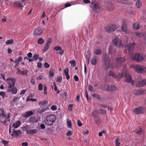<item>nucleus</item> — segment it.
<instances>
[{"label":"nucleus","instance_id":"obj_1","mask_svg":"<svg viewBox=\"0 0 146 146\" xmlns=\"http://www.w3.org/2000/svg\"><path fill=\"white\" fill-rule=\"evenodd\" d=\"M15 79L13 78H8L6 79V82L8 85L6 91L11 92L13 94H16L17 92V89L15 87Z\"/></svg>","mask_w":146,"mask_h":146},{"label":"nucleus","instance_id":"obj_2","mask_svg":"<svg viewBox=\"0 0 146 146\" xmlns=\"http://www.w3.org/2000/svg\"><path fill=\"white\" fill-rule=\"evenodd\" d=\"M102 60L104 66L106 70H107L109 68H113V66L111 63V59L106 53L103 54Z\"/></svg>","mask_w":146,"mask_h":146},{"label":"nucleus","instance_id":"obj_3","mask_svg":"<svg viewBox=\"0 0 146 146\" xmlns=\"http://www.w3.org/2000/svg\"><path fill=\"white\" fill-rule=\"evenodd\" d=\"M56 119V116L54 115H48L44 120V123L48 126H51Z\"/></svg>","mask_w":146,"mask_h":146},{"label":"nucleus","instance_id":"obj_4","mask_svg":"<svg viewBox=\"0 0 146 146\" xmlns=\"http://www.w3.org/2000/svg\"><path fill=\"white\" fill-rule=\"evenodd\" d=\"M144 56L142 54L139 53L134 54L132 57V60H135L137 62H139L144 60Z\"/></svg>","mask_w":146,"mask_h":146},{"label":"nucleus","instance_id":"obj_5","mask_svg":"<svg viewBox=\"0 0 146 146\" xmlns=\"http://www.w3.org/2000/svg\"><path fill=\"white\" fill-rule=\"evenodd\" d=\"M145 108L143 106H140L134 109L133 111L135 114L138 115L142 114L145 111Z\"/></svg>","mask_w":146,"mask_h":146},{"label":"nucleus","instance_id":"obj_6","mask_svg":"<svg viewBox=\"0 0 146 146\" xmlns=\"http://www.w3.org/2000/svg\"><path fill=\"white\" fill-rule=\"evenodd\" d=\"M108 75L116 79H119L123 76V73H119L118 74H115L111 71H109Z\"/></svg>","mask_w":146,"mask_h":146},{"label":"nucleus","instance_id":"obj_7","mask_svg":"<svg viewBox=\"0 0 146 146\" xmlns=\"http://www.w3.org/2000/svg\"><path fill=\"white\" fill-rule=\"evenodd\" d=\"M135 44V42L129 43L125 45L124 46V47L126 50H128L129 53H130L134 50V47Z\"/></svg>","mask_w":146,"mask_h":146},{"label":"nucleus","instance_id":"obj_8","mask_svg":"<svg viewBox=\"0 0 146 146\" xmlns=\"http://www.w3.org/2000/svg\"><path fill=\"white\" fill-rule=\"evenodd\" d=\"M91 4L93 5V9L95 11L98 13L100 12L101 9V7L98 3L94 1H92Z\"/></svg>","mask_w":146,"mask_h":146},{"label":"nucleus","instance_id":"obj_9","mask_svg":"<svg viewBox=\"0 0 146 146\" xmlns=\"http://www.w3.org/2000/svg\"><path fill=\"white\" fill-rule=\"evenodd\" d=\"M112 42L115 44V46L119 48L123 47V45L121 43V41L119 38H115L112 40Z\"/></svg>","mask_w":146,"mask_h":146},{"label":"nucleus","instance_id":"obj_10","mask_svg":"<svg viewBox=\"0 0 146 146\" xmlns=\"http://www.w3.org/2000/svg\"><path fill=\"white\" fill-rule=\"evenodd\" d=\"M24 128L25 129L26 132V134L27 135H33L35 134L38 131L36 129H28L27 126H24Z\"/></svg>","mask_w":146,"mask_h":146},{"label":"nucleus","instance_id":"obj_11","mask_svg":"<svg viewBox=\"0 0 146 146\" xmlns=\"http://www.w3.org/2000/svg\"><path fill=\"white\" fill-rule=\"evenodd\" d=\"M44 29L43 28L38 27L35 29L33 32V35L34 36H38L41 35Z\"/></svg>","mask_w":146,"mask_h":146},{"label":"nucleus","instance_id":"obj_12","mask_svg":"<svg viewBox=\"0 0 146 146\" xmlns=\"http://www.w3.org/2000/svg\"><path fill=\"white\" fill-rule=\"evenodd\" d=\"M52 42V40L50 38H48L46 42L45 45H44L43 49L42 50V51L44 52H46L49 48L50 45Z\"/></svg>","mask_w":146,"mask_h":146},{"label":"nucleus","instance_id":"obj_13","mask_svg":"<svg viewBox=\"0 0 146 146\" xmlns=\"http://www.w3.org/2000/svg\"><path fill=\"white\" fill-rule=\"evenodd\" d=\"M116 89L117 87L114 85H108L107 88L105 89L102 87V90L103 91L106 90L107 91H112L116 90Z\"/></svg>","mask_w":146,"mask_h":146},{"label":"nucleus","instance_id":"obj_14","mask_svg":"<svg viewBox=\"0 0 146 146\" xmlns=\"http://www.w3.org/2000/svg\"><path fill=\"white\" fill-rule=\"evenodd\" d=\"M2 117V118H0V122L2 123H3L5 125L7 122L6 115L5 113L4 112V110L2 111V113L0 115Z\"/></svg>","mask_w":146,"mask_h":146},{"label":"nucleus","instance_id":"obj_15","mask_svg":"<svg viewBox=\"0 0 146 146\" xmlns=\"http://www.w3.org/2000/svg\"><path fill=\"white\" fill-rule=\"evenodd\" d=\"M135 68L136 71L138 73H141L144 72L145 68L143 66H141L139 65H135Z\"/></svg>","mask_w":146,"mask_h":146},{"label":"nucleus","instance_id":"obj_16","mask_svg":"<svg viewBox=\"0 0 146 146\" xmlns=\"http://www.w3.org/2000/svg\"><path fill=\"white\" fill-rule=\"evenodd\" d=\"M125 61V59L122 57H120L116 59V64L118 66H120L121 64Z\"/></svg>","mask_w":146,"mask_h":146},{"label":"nucleus","instance_id":"obj_17","mask_svg":"<svg viewBox=\"0 0 146 146\" xmlns=\"http://www.w3.org/2000/svg\"><path fill=\"white\" fill-rule=\"evenodd\" d=\"M54 50L55 51L59 50L58 54L60 55H62L64 52V50L62 49V48L59 46H56L54 47L53 48Z\"/></svg>","mask_w":146,"mask_h":146},{"label":"nucleus","instance_id":"obj_18","mask_svg":"<svg viewBox=\"0 0 146 146\" xmlns=\"http://www.w3.org/2000/svg\"><path fill=\"white\" fill-rule=\"evenodd\" d=\"M33 114V112L32 111H30L26 112L24 114L22 115V117L25 118H27Z\"/></svg>","mask_w":146,"mask_h":146},{"label":"nucleus","instance_id":"obj_19","mask_svg":"<svg viewBox=\"0 0 146 146\" xmlns=\"http://www.w3.org/2000/svg\"><path fill=\"white\" fill-rule=\"evenodd\" d=\"M115 29V25H112L110 26L109 28H107L106 29L107 33H110L111 32H113Z\"/></svg>","mask_w":146,"mask_h":146},{"label":"nucleus","instance_id":"obj_20","mask_svg":"<svg viewBox=\"0 0 146 146\" xmlns=\"http://www.w3.org/2000/svg\"><path fill=\"white\" fill-rule=\"evenodd\" d=\"M122 31L126 34L129 33L128 31L127 28V25L125 22H123L122 26Z\"/></svg>","mask_w":146,"mask_h":146},{"label":"nucleus","instance_id":"obj_21","mask_svg":"<svg viewBox=\"0 0 146 146\" xmlns=\"http://www.w3.org/2000/svg\"><path fill=\"white\" fill-rule=\"evenodd\" d=\"M13 132L11 134H10L12 137H13L14 135H15L16 137L20 135H21L22 133V131L20 130H15L13 129Z\"/></svg>","mask_w":146,"mask_h":146},{"label":"nucleus","instance_id":"obj_22","mask_svg":"<svg viewBox=\"0 0 146 146\" xmlns=\"http://www.w3.org/2000/svg\"><path fill=\"white\" fill-rule=\"evenodd\" d=\"M64 72L65 75L66 77V79L67 80H68L70 78V76L69 74V69L68 68L64 70Z\"/></svg>","mask_w":146,"mask_h":146},{"label":"nucleus","instance_id":"obj_23","mask_svg":"<svg viewBox=\"0 0 146 146\" xmlns=\"http://www.w3.org/2000/svg\"><path fill=\"white\" fill-rule=\"evenodd\" d=\"M30 123H35L37 122L38 120L37 119L34 117H31L29 118Z\"/></svg>","mask_w":146,"mask_h":146},{"label":"nucleus","instance_id":"obj_24","mask_svg":"<svg viewBox=\"0 0 146 146\" xmlns=\"http://www.w3.org/2000/svg\"><path fill=\"white\" fill-rule=\"evenodd\" d=\"M21 125V123L19 121H16L15 123H14L12 126L14 127V129H16L19 127Z\"/></svg>","mask_w":146,"mask_h":146},{"label":"nucleus","instance_id":"obj_25","mask_svg":"<svg viewBox=\"0 0 146 146\" xmlns=\"http://www.w3.org/2000/svg\"><path fill=\"white\" fill-rule=\"evenodd\" d=\"M132 81V79L131 76L129 75L128 76H126V78L125 79V81L128 83H130Z\"/></svg>","mask_w":146,"mask_h":146},{"label":"nucleus","instance_id":"obj_26","mask_svg":"<svg viewBox=\"0 0 146 146\" xmlns=\"http://www.w3.org/2000/svg\"><path fill=\"white\" fill-rule=\"evenodd\" d=\"M15 4L16 6L19 8H20L21 9H22L24 7V6L23 5V4L21 2H20L18 1L15 2Z\"/></svg>","mask_w":146,"mask_h":146},{"label":"nucleus","instance_id":"obj_27","mask_svg":"<svg viewBox=\"0 0 146 146\" xmlns=\"http://www.w3.org/2000/svg\"><path fill=\"white\" fill-rule=\"evenodd\" d=\"M104 3L106 5L107 7H112L113 5L112 2L108 1H104Z\"/></svg>","mask_w":146,"mask_h":146},{"label":"nucleus","instance_id":"obj_28","mask_svg":"<svg viewBox=\"0 0 146 146\" xmlns=\"http://www.w3.org/2000/svg\"><path fill=\"white\" fill-rule=\"evenodd\" d=\"M145 90L141 88L137 90L136 91V94L137 95H141L144 93Z\"/></svg>","mask_w":146,"mask_h":146},{"label":"nucleus","instance_id":"obj_29","mask_svg":"<svg viewBox=\"0 0 146 146\" xmlns=\"http://www.w3.org/2000/svg\"><path fill=\"white\" fill-rule=\"evenodd\" d=\"M133 28L135 30H137L140 27L138 22H136L133 24Z\"/></svg>","mask_w":146,"mask_h":146},{"label":"nucleus","instance_id":"obj_30","mask_svg":"<svg viewBox=\"0 0 146 146\" xmlns=\"http://www.w3.org/2000/svg\"><path fill=\"white\" fill-rule=\"evenodd\" d=\"M97 63V60L96 57H93L91 59V64L93 65H95Z\"/></svg>","mask_w":146,"mask_h":146},{"label":"nucleus","instance_id":"obj_31","mask_svg":"<svg viewBox=\"0 0 146 146\" xmlns=\"http://www.w3.org/2000/svg\"><path fill=\"white\" fill-rule=\"evenodd\" d=\"M102 52V51L101 49H97L94 51V54L97 55H100L101 53Z\"/></svg>","mask_w":146,"mask_h":146},{"label":"nucleus","instance_id":"obj_32","mask_svg":"<svg viewBox=\"0 0 146 146\" xmlns=\"http://www.w3.org/2000/svg\"><path fill=\"white\" fill-rule=\"evenodd\" d=\"M48 104L47 101H43L40 102L39 104L40 106H44Z\"/></svg>","mask_w":146,"mask_h":146},{"label":"nucleus","instance_id":"obj_33","mask_svg":"<svg viewBox=\"0 0 146 146\" xmlns=\"http://www.w3.org/2000/svg\"><path fill=\"white\" fill-rule=\"evenodd\" d=\"M44 42V40L42 38H39L37 40V43L39 44H43Z\"/></svg>","mask_w":146,"mask_h":146},{"label":"nucleus","instance_id":"obj_34","mask_svg":"<svg viewBox=\"0 0 146 146\" xmlns=\"http://www.w3.org/2000/svg\"><path fill=\"white\" fill-rule=\"evenodd\" d=\"M92 96L95 98L96 99H98L100 100L103 101V100H102V99L100 98V96L99 95L96 94H92Z\"/></svg>","mask_w":146,"mask_h":146},{"label":"nucleus","instance_id":"obj_35","mask_svg":"<svg viewBox=\"0 0 146 146\" xmlns=\"http://www.w3.org/2000/svg\"><path fill=\"white\" fill-rule=\"evenodd\" d=\"M117 1L121 4H127L128 2L126 0H117Z\"/></svg>","mask_w":146,"mask_h":146},{"label":"nucleus","instance_id":"obj_36","mask_svg":"<svg viewBox=\"0 0 146 146\" xmlns=\"http://www.w3.org/2000/svg\"><path fill=\"white\" fill-rule=\"evenodd\" d=\"M115 146H120L121 144L119 141V138H118L115 140Z\"/></svg>","mask_w":146,"mask_h":146},{"label":"nucleus","instance_id":"obj_37","mask_svg":"<svg viewBox=\"0 0 146 146\" xmlns=\"http://www.w3.org/2000/svg\"><path fill=\"white\" fill-rule=\"evenodd\" d=\"M135 5L138 8H140L141 6V1L138 0L137 1Z\"/></svg>","mask_w":146,"mask_h":146},{"label":"nucleus","instance_id":"obj_38","mask_svg":"<svg viewBox=\"0 0 146 146\" xmlns=\"http://www.w3.org/2000/svg\"><path fill=\"white\" fill-rule=\"evenodd\" d=\"M69 63L71 64V66L72 67H74L76 64V61L74 60L70 61Z\"/></svg>","mask_w":146,"mask_h":146},{"label":"nucleus","instance_id":"obj_39","mask_svg":"<svg viewBox=\"0 0 146 146\" xmlns=\"http://www.w3.org/2000/svg\"><path fill=\"white\" fill-rule=\"evenodd\" d=\"M62 78L61 76H58L57 77L56 82H57L60 83L62 80Z\"/></svg>","mask_w":146,"mask_h":146},{"label":"nucleus","instance_id":"obj_40","mask_svg":"<svg viewBox=\"0 0 146 146\" xmlns=\"http://www.w3.org/2000/svg\"><path fill=\"white\" fill-rule=\"evenodd\" d=\"M13 40L12 39L8 40L6 42V44H11L13 43Z\"/></svg>","mask_w":146,"mask_h":146},{"label":"nucleus","instance_id":"obj_41","mask_svg":"<svg viewBox=\"0 0 146 146\" xmlns=\"http://www.w3.org/2000/svg\"><path fill=\"white\" fill-rule=\"evenodd\" d=\"M136 85L137 87H140L142 86H143V84L141 81H139L137 82Z\"/></svg>","mask_w":146,"mask_h":146},{"label":"nucleus","instance_id":"obj_42","mask_svg":"<svg viewBox=\"0 0 146 146\" xmlns=\"http://www.w3.org/2000/svg\"><path fill=\"white\" fill-rule=\"evenodd\" d=\"M67 126L69 128H71L72 125L71 121L70 120L67 121Z\"/></svg>","mask_w":146,"mask_h":146},{"label":"nucleus","instance_id":"obj_43","mask_svg":"<svg viewBox=\"0 0 146 146\" xmlns=\"http://www.w3.org/2000/svg\"><path fill=\"white\" fill-rule=\"evenodd\" d=\"M38 57L39 55L38 54H35L33 55V59L34 61H36L38 59Z\"/></svg>","mask_w":146,"mask_h":146},{"label":"nucleus","instance_id":"obj_44","mask_svg":"<svg viewBox=\"0 0 146 146\" xmlns=\"http://www.w3.org/2000/svg\"><path fill=\"white\" fill-rule=\"evenodd\" d=\"M22 58L20 56L18 57V59H16L14 61V62H17L18 63H19V62H21L22 60Z\"/></svg>","mask_w":146,"mask_h":146},{"label":"nucleus","instance_id":"obj_45","mask_svg":"<svg viewBox=\"0 0 146 146\" xmlns=\"http://www.w3.org/2000/svg\"><path fill=\"white\" fill-rule=\"evenodd\" d=\"M5 95L6 93L5 92L2 91L0 92V96H1L2 97L3 99H4L5 98Z\"/></svg>","mask_w":146,"mask_h":146},{"label":"nucleus","instance_id":"obj_46","mask_svg":"<svg viewBox=\"0 0 146 146\" xmlns=\"http://www.w3.org/2000/svg\"><path fill=\"white\" fill-rule=\"evenodd\" d=\"M43 85L41 83H39L38 84V90L39 91H41L43 89Z\"/></svg>","mask_w":146,"mask_h":146},{"label":"nucleus","instance_id":"obj_47","mask_svg":"<svg viewBox=\"0 0 146 146\" xmlns=\"http://www.w3.org/2000/svg\"><path fill=\"white\" fill-rule=\"evenodd\" d=\"M54 74V72L52 71H51L50 70L49 72V75L50 76V78H51L53 76Z\"/></svg>","mask_w":146,"mask_h":146},{"label":"nucleus","instance_id":"obj_48","mask_svg":"<svg viewBox=\"0 0 146 146\" xmlns=\"http://www.w3.org/2000/svg\"><path fill=\"white\" fill-rule=\"evenodd\" d=\"M28 73V70H25L23 71H22L21 72V74L23 75H27Z\"/></svg>","mask_w":146,"mask_h":146},{"label":"nucleus","instance_id":"obj_49","mask_svg":"<svg viewBox=\"0 0 146 146\" xmlns=\"http://www.w3.org/2000/svg\"><path fill=\"white\" fill-rule=\"evenodd\" d=\"M113 47L111 46H110L108 48V53L109 54H111L112 52Z\"/></svg>","mask_w":146,"mask_h":146},{"label":"nucleus","instance_id":"obj_50","mask_svg":"<svg viewBox=\"0 0 146 146\" xmlns=\"http://www.w3.org/2000/svg\"><path fill=\"white\" fill-rule=\"evenodd\" d=\"M2 142L3 144L5 146H6L8 145V141H6L5 140L3 139L2 141Z\"/></svg>","mask_w":146,"mask_h":146},{"label":"nucleus","instance_id":"obj_51","mask_svg":"<svg viewBox=\"0 0 146 146\" xmlns=\"http://www.w3.org/2000/svg\"><path fill=\"white\" fill-rule=\"evenodd\" d=\"M20 98V97H17L14 98L13 100L12 101V102H17L19 99Z\"/></svg>","mask_w":146,"mask_h":146},{"label":"nucleus","instance_id":"obj_52","mask_svg":"<svg viewBox=\"0 0 146 146\" xmlns=\"http://www.w3.org/2000/svg\"><path fill=\"white\" fill-rule=\"evenodd\" d=\"M141 33L138 32H136L134 33L133 35L140 37Z\"/></svg>","mask_w":146,"mask_h":146},{"label":"nucleus","instance_id":"obj_53","mask_svg":"<svg viewBox=\"0 0 146 146\" xmlns=\"http://www.w3.org/2000/svg\"><path fill=\"white\" fill-rule=\"evenodd\" d=\"M73 105L72 104H70L68 105V110L71 111L72 110Z\"/></svg>","mask_w":146,"mask_h":146},{"label":"nucleus","instance_id":"obj_54","mask_svg":"<svg viewBox=\"0 0 146 146\" xmlns=\"http://www.w3.org/2000/svg\"><path fill=\"white\" fill-rule=\"evenodd\" d=\"M93 88L92 85H90L89 86L88 90L90 92H94V91L93 90Z\"/></svg>","mask_w":146,"mask_h":146},{"label":"nucleus","instance_id":"obj_55","mask_svg":"<svg viewBox=\"0 0 146 146\" xmlns=\"http://www.w3.org/2000/svg\"><path fill=\"white\" fill-rule=\"evenodd\" d=\"M50 108L53 111H55L57 109V107L55 105H52L51 107Z\"/></svg>","mask_w":146,"mask_h":146},{"label":"nucleus","instance_id":"obj_56","mask_svg":"<svg viewBox=\"0 0 146 146\" xmlns=\"http://www.w3.org/2000/svg\"><path fill=\"white\" fill-rule=\"evenodd\" d=\"M72 132L71 131H69L67 133L66 135L69 137L71 136L72 134Z\"/></svg>","mask_w":146,"mask_h":146},{"label":"nucleus","instance_id":"obj_57","mask_svg":"<svg viewBox=\"0 0 146 146\" xmlns=\"http://www.w3.org/2000/svg\"><path fill=\"white\" fill-rule=\"evenodd\" d=\"M44 66L46 68H48L50 67V65L47 62H45L44 64Z\"/></svg>","mask_w":146,"mask_h":146},{"label":"nucleus","instance_id":"obj_58","mask_svg":"<svg viewBox=\"0 0 146 146\" xmlns=\"http://www.w3.org/2000/svg\"><path fill=\"white\" fill-rule=\"evenodd\" d=\"M136 133L138 135H141L142 133V130L141 128H140L139 129L136 131Z\"/></svg>","mask_w":146,"mask_h":146},{"label":"nucleus","instance_id":"obj_59","mask_svg":"<svg viewBox=\"0 0 146 146\" xmlns=\"http://www.w3.org/2000/svg\"><path fill=\"white\" fill-rule=\"evenodd\" d=\"M27 91V89H25V90H22L21 91V92L20 93V95H21L22 94V95H24L26 92Z\"/></svg>","mask_w":146,"mask_h":146},{"label":"nucleus","instance_id":"obj_60","mask_svg":"<svg viewBox=\"0 0 146 146\" xmlns=\"http://www.w3.org/2000/svg\"><path fill=\"white\" fill-rule=\"evenodd\" d=\"M42 65V64L41 62H38L37 63V67L38 68H41Z\"/></svg>","mask_w":146,"mask_h":146},{"label":"nucleus","instance_id":"obj_61","mask_svg":"<svg viewBox=\"0 0 146 146\" xmlns=\"http://www.w3.org/2000/svg\"><path fill=\"white\" fill-rule=\"evenodd\" d=\"M74 78L76 81V82H77L79 80V78L77 76L75 75L74 76Z\"/></svg>","mask_w":146,"mask_h":146},{"label":"nucleus","instance_id":"obj_62","mask_svg":"<svg viewBox=\"0 0 146 146\" xmlns=\"http://www.w3.org/2000/svg\"><path fill=\"white\" fill-rule=\"evenodd\" d=\"M77 125L78 126L81 127L82 126V124L79 120H78L77 121Z\"/></svg>","mask_w":146,"mask_h":146},{"label":"nucleus","instance_id":"obj_63","mask_svg":"<svg viewBox=\"0 0 146 146\" xmlns=\"http://www.w3.org/2000/svg\"><path fill=\"white\" fill-rule=\"evenodd\" d=\"M62 96L63 98H67V93L66 92H64L62 94Z\"/></svg>","mask_w":146,"mask_h":146},{"label":"nucleus","instance_id":"obj_64","mask_svg":"<svg viewBox=\"0 0 146 146\" xmlns=\"http://www.w3.org/2000/svg\"><path fill=\"white\" fill-rule=\"evenodd\" d=\"M28 145V143L27 142H23L21 143V145L22 146H27Z\"/></svg>","mask_w":146,"mask_h":146}]
</instances>
